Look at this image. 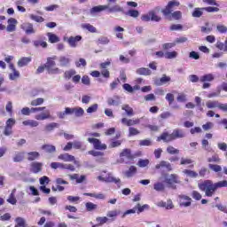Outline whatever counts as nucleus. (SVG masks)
I'll return each instance as SVG.
<instances>
[{
	"instance_id": "39448f33",
	"label": "nucleus",
	"mask_w": 227,
	"mask_h": 227,
	"mask_svg": "<svg viewBox=\"0 0 227 227\" xmlns=\"http://www.w3.org/2000/svg\"><path fill=\"white\" fill-rule=\"evenodd\" d=\"M165 184L169 189H176V185L182 184L180 176L177 174H169L165 177Z\"/></svg>"
},
{
	"instance_id": "c03bdc74",
	"label": "nucleus",
	"mask_w": 227,
	"mask_h": 227,
	"mask_svg": "<svg viewBox=\"0 0 227 227\" xmlns=\"http://www.w3.org/2000/svg\"><path fill=\"white\" fill-rule=\"evenodd\" d=\"M137 74H138V75H150L152 71L148 68L142 67L137 70Z\"/></svg>"
},
{
	"instance_id": "3c124183",
	"label": "nucleus",
	"mask_w": 227,
	"mask_h": 227,
	"mask_svg": "<svg viewBox=\"0 0 227 227\" xmlns=\"http://www.w3.org/2000/svg\"><path fill=\"white\" fill-rule=\"evenodd\" d=\"M137 214H141V212H145V210H149L150 206L148 204H145L143 206H141V204H137Z\"/></svg>"
},
{
	"instance_id": "c756f323",
	"label": "nucleus",
	"mask_w": 227,
	"mask_h": 227,
	"mask_svg": "<svg viewBox=\"0 0 227 227\" xmlns=\"http://www.w3.org/2000/svg\"><path fill=\"white\" fill-rule=\"evenodd\" d=\"M27 160H36L40 157V153L38 152H29L27 153Z\"/></svg>"
},
{
	"instance_id": "69168bd1",
	"label": "nucleus",
	"mask_w": 227,
	"mask_h": 227,
	"mask_svg": "<svg viewBox=\"0 0 227 227\" xmlns=\"http://www.w3.org/2000/svg\"><path fill=\"white\" fill-rule=\"evenodd\" d=\"M139 134H140V132L138 131L137 129L132 128V127H129V137L137 136V135H139Z\"/></svg>"
},
{
	"instance_id": "8fccbe9b",
	"label": "nucleus",
	"mask_w": 227,
	"mask_h": 227,
	"mask_svg": "<svg viewBox=\"0 0 227 227\" xmlns=\"http://www.w3.org/2000/svg\"><path fill=\"white\" fill-rule=\"evenodd\" d=\"M216 48L219 49V51H223V52L227 51V40H225L224 43L221 42L216 43Z\"/></svg>"
},
{
	"instance_id": "e433bc0d",
	"label": "nucleus",
	"mask_w": 227,
	"mask_h": 227,
	"mask_svg": "<svg viewBox=\"0 0 227 227\" xmlns=\"http://www.w3.org/2000/svg\"><path fill=\"white\" fill-rule=\"evenodd\" d=\"M219 104H220V102L217 100H215V101L209 100L206 103V106H207V109H215V107H217L219 109Z\"/></svg>"
},
{
	"instance_id": "7c9ffc66",
	"label": "nucleus",
	"mask_w": 227,
	"mask_h": 227,
	"mask_svg": "<svg viewBox=\"0 0 227 227\" xmlns=\"http://www.w3.org/2000/svg\"><path fill=\"white\" fill-rule=\"evenodd\" d=\"M137 173V168L134 166L129 167V170L125 172L127 178H132Z\"/></svg>"
},
{
	"instance_id": "bb28decb",
	"label": "nucleus",
	"mask_w": 227,
	"mask_h": 227,
	"mask_svg": "<svg viewBox=\"0 0 227 227\" xmlns=\"http://www.w3.org/2000/svg\"><path fill=\"white\" fill-rule=\"evenodd\" d=\"M15 192H17V189H13L12 191V193L10 194L9 198L7 199V202L11 205H16L17 204V199L15 198Z\"/></svg>"
},
{
	"instance_id": "f704fd0d",
	"label": "nucleus",
	"mask_w": 227,
	"mask_h": 227,
	"mask_svg": "<svg viewBox=\"0 0 227 227\" xmlns=\"http://www.w3.org/2000/svg\"><path fill=\"white\" fill-rule=\"evenodd\" d=\"M43 102H45L43 98H38L33 99L30 102V106H33V107H38V106H42Z\"/></svg>"
},
{
	"instance_id": "473e14b6",
	"label": "nucleus",
	"mask_w": 227,
	"mask_h": 227,
	"mask_svg": "<svg viewBox=\"0 0 227 227\" xmlns=\"http://www.w3.org/2000/svg\"><path fill=\"white\" fill-rule=\"evenodd\" d=\"M208 168L211 171H214V173H221V171H223V167H221V165L209 163Z\"/></svg>"
},
{
	"instance_id": "13d9d810",
	"label": "nucleus",
	"mask_w": 227,
	"mask_h": 227,
	"mask_svg": "<svg viewBox=\"0 0 227 227\" xmlns=\"http://www.w3.org/2000/svg\"><path fill=\"white\" fill-rule=\"evenodd\" d=\"M169 29L170 31H182V29H184V26L181 24H172Z\"/></svg>"
},
{
	"instance_id": "f257e3e1",
	"label": "nucleus",
	"mask_w": 227,
	"mask_h": 227,
	"mask_svg": "<svg viewBox=\"0 0 227 227\" xmlns=\"http://www.w3.org/2000/svg\"><path fill=\"white\" fill-rule=\"evenodd\" d=\"M176 6H180V2L178 0H172L161 10V13L168 20H182V12L180 11L173 12Z\"/></svg>"
},
{
	"instance_id": "58836bf2",
	"label": "nucleus",
	"mask_w": 227,
	"mask_h": 227,
	"mask_svg": "<svg viewBox=\"0 0 227 227\" xmlns=\"http://www.w3.org/2000/svg\"><path fill=\"white\" fill-rule=\"evenodd\" d=\"M183 173L186 175V176H189L190 178H198V175H199L196 171L190 170V169H184L183 170Z\"/></svg>"
},
{
	"instance_id": "0eeeda50",
	"label": "nucleus",
	"mask_w": 227,
	"mask_h": 227,
	"mask_svg": "<svg viewBox=\"0 0 227 227\" xmlns=\"http://www.w3.org/2000/svg\"><path fill=\"white\" fill-rule=\"evenodd\" d=\"M48 74H61L59 68L56 67V63L52 59H49L46 64L44 65Z\"/></svg>"
},
{
	"instance_id": "79ce46f5",
	"label": "nucleus",
	"mask_w": 227,
	"mask_h": 227,
	"mask_svg": "<svg viewBox=\"0 0 227 227\" xmlns=\"http://www.w3.org/2000/svg\"><path fill=\"white\" fill-rule=\"evenodd\" d=\"M59 124H58L56 122H51L45 126V130H46V132H51L53 129H59Z\"/></svg>"
},
{
	"instance_id": "ddd939ff",
	"label": "nucleus",
	"mask_w": 227,
	"mask_h": 227,
	"mask_svg": "<svg viewBox=\"0 0 227 227\" xmlns=\"http://www.w3.org/2000/svg\"><path fill=\"white\" fill-rule=\"evenodd\" d=\"M42 168H43V163L35 161V162H32L30 165V171L31 173H35V174L40 173V171H42Z\"/></svg>"
},
{
	"instance_id": "0e129e2a",
	"label": "nucleus",
	"mask_w": 227,
	"mask_h": 227,
	"mask_svg": "<svg viewBox=\"0 0 227 227\" xmlns=\"http://www.w3.org/2000/svg\"><path fill=\"white\" fill-rule=\"evenodd\" d=\"M98 110V104H94L92 106H90L88 109H87V113L89 114H91V113H97V111Z\"/></svg>"
},
{
	"instance_id": "9b49d317",
	"label": "nucleus",
	"mask_w": 227,
	"mask_h": 227,
	"mask_svg": "<svg viewBox=\"0 0 227 227\" xmlns=\"http://www.w3.org/2000/svg\"><path fill=\"white\" fill-rule=\"evenodd\" d=\"M156 169H166L167 171H173V166L169 161L161 160L155 166Z\"/></svg>"
},
{
	"instance_id": "20e7f679",
	"label": "nucleus",
	"mask_w": 227,
	"mask_h": 227,
	"mask_svg": "<svg viewBox=\"0 0 227 227\" xmlns=\"http://www.w3.org/2000/svg\"><path fill=\"white\" fill-rule=\"evenodd\" d=\"M157 12H160V7H155L153 10L148 12L147 14H144L141 16V20L143 22H160L162 20V17L157 14Z\"/></svg>"
},
{
	"instance_id": "412c9836",
	"label": "nucleus",
	"mask_w": 227,
	"mask_h": 227,
	"mask_svg": "<svg viewBox=\"0 0 227 227\" xmlns=\"http://www.w3.org/2000/svg\"><path fill=\"white\" fill-rule=\"evenodd\" d=\"M153 189L157 192H164V191L166 190V184H164V183L160 181L155 182L153 184Z\"/></svg>"
},
{
	"instance_id": "f3484780",
	"label": "nucleus",
	"mask_w": 227,
	"mask_h": 227,
	"mask_svg": "<svg viewBox=\"0 0 227 227\" xmlns=\"http://www.w3.org/2000/svg\"><path fill=\"white\" fill-rule=\"evenodd\" d=\"M172 136L174 137V140L175 139H182V138L185 137V131H184V129H176L173 130Z\"/></svg>"
},
{
	"instance_id": "393cba45",
	"label": "nucleus",
	"mask_w": 227,
	"mask_h": 227,
	"mask_svg": "<svg viewBox=\"0 0 227 227\" xmlns=\"http://www.w3.org/2000/svg\"><path fill=\"white\" fill-rule=\"evenodd\" d=\"M22 125H24L25 127L35 128V127H38L40 123L35 120H27L22 121Z\"/></svg>"
},
{
	"instance_id": "72a5a7b5",
	"label": "nucleus",
	"mask_w": 227,
	"mask_h": 227,
	"mask_svg": "<svg viewBox=\"0 0 227 227\" xmlns=\"http://www.w3.org/2000/svg\"><path fill=\"white\" fill-rule=\"evenodd\" d=\"M119 214L118 210H111L107 212L106 215L107 218H110V221H116V217H118Z\"/></svg>"
},
{
	"instance_id": "6ab92c4d",
	"label": "nucleus",
	"mask_w": 227,
	"mask_h": 227,
	"mask_svg": "<svg viewBox=\"0 0 227 227\" xmlns=\"http://www.w3.org/2000/svg\"><path fill=\"white\" fill-rule=\"evenodd\" d=\"M35 120L43 121V120H49L51 118V111L46 110L44 113H41L35 115Z\"/></svg>"
},
{
	"instance_id": "864d4df0",
	"label": "nucleus",
	"mask_w": 227,
	"mask_h": 227,
	"mask_svg": "<svg viewBox=\"0 0 227 227\" xmlns=\"http://www.w3.org/2000/svg\"><path fill=\"white\" fill-rule=\"evenodd\" d=\"M127 15L133 17V19H137L139 17V11L134 9L129 10Z\"/></svg>"
},
{
	"instance_id": "ea45409f",
	"label": "nucleus",
	"mask_w": 227,
	"mask_h": 227,
	"mask_svg": "<svg viewBox=\"0 0 227 227\" xmlns=\"http://www.w3.org/2000/svg\"><path fill=\"white\" fill-rule=\"evenodd\" d=\"M29 63H31V59L23 58L18 61V67H27V65H29Z\"/></svg>"
},
{
	"instance_id": "cd10ccee",
	"label": "nucleus",
	"mask_w": 227,
	"mask_h": 227,
	"mask_svg": "<svg viewBox=\"0 0 227 227\" xmlns=\"http://www.w3.org/2000/svg\"><path fill=\"white\" fill-rule=\"evenodd\" d=\"M48 36V40L50 42V43H58V42H59V37L56 35V34H52L51 32H49L47 34Z\"/></svg>"
},
{
	"instance_id": "2eb2a0df",
	"label": "nucleus",
	"mask_w": 227,
	"mask_h": 227,
	"mask_svg": "<svg viewBox=\"0 0 227 227\" xmlns=\"http://www.w3.org/2000/svg\"><path fill=\"white\" fill-rule=\"evenodd\" d=\"M21 29H23V31H25L27 35L35 34V28L33 27V23H23L21 25Z\"/></svg>"
},
{
	"instance_id": "f03ea898",
	"label": "nucleus",
	"mask_w": 227,
	"mask_h": 227,
	"mask_svg": "<svg viewBox=\"0 0 227 227\" xmlns=\"http://www.w3.org/2000/svg\"><path fill=\"white\" fill-rule=\"evenodd\" d=\"M198 187L200 191L205 192V196H207V198H212V196L215 194V184L214 181L210 179L204 180L203 182L199 183Z\"/></svg>"
},
{
	"instance_id": "052dcab7",
	"label": "nucleus",
	"mask_w": 227,
	"mask_h": 227,
	"mask_svg": "<svg viewBox=\"0 0 227 227\" xmlns=\"http://www.w3.org/2000/svg\"><path fill=\"white\" fill-rule=\"evenodd\" d=\"M123 9H121V7H120V5H114L111 8L108 7V12L109 13H116L118 12H122Z\"/></svg>"
},
{
	"instance_id": "a211bd4d",
	"label": "nucleus",
	"mask_w": 227,
	"mask_h": 227,
	"mask_svg": "<svg viewBox=\"0 0 227 227\" xmlns=\"http://www.w3.org/2000/svg\"><path fill=\"white\" fill-rule=\"evenodd\" d=\"M58 159H59L60 160H64V162H73V160H75V156L68 153H63L59 154Z\"/></svg>"
},
{
	"instance_id": "7ed1b4c3",
	"label": "nucleus",
	"mask_w": 227,
	"mask_h": 227,
	"mask_svg": "<svg viewBox=\"0 0 227 227\" xmlns=\"http://www.w3.org/2000/svg\"><path fill=\"white\" fill-rule=\"evenodd\" d=\"M72 114H74L76 118H81L82 116H84V109H82L80 106L76 107H66L64 112H58L57 116L60 120H65L66 116H70Z\"/></svg>"
},
{
	"instance_id": "37998d69",
	"label": "nucleus",
	"mask_w": 227,
	"mask_h": 227,
	"mask_svg": "<svg viewBox=\"0 0 227 227\" xmlns=\"http://www.w3.org/2000/svg\"><path fill=\"white\" fill-rule=\"evenodd\" d=\"M16 225L14 227H26V219L22 217H16Z\"/></svg>"
},
{
	"instance_id": "5701e85b",
	"label": "nucleus",
	"mask_w": 227,
	"mask_h": 227,
	"mask_svg": "<svg viewBox=\"0 0 227 227\" xmlns=\"http://www.w3.org/2000/svg\"><path fill=\"white\" fill-rule=\"evenodd\" d=\"M215 79V76L212 74H204L200 77V82H212Z\"/></svg>"
},
{
	"instance_id": "aec40b11",
	"label": "nucleus",
	"mask_w": 227,
	"mask_h": 227,
	"mask_svg": "<svg viewBox=\"0 0 227 227\" xmlns=\"http://www.w3.org/2000/svg\"><path fill=\"white\" fill-rule=\"evenodd\" d=\"M105 182L107 184H120V178H116L113 176L112 173H108L107 176H105Z\"/></svg>"
},
{
	"instance_id": "b1692460",
	"label": "nucleus",
	"mask_w": 227,
	"mask_h": 227,
	"mask_svg": "<svg viewBox=\"0 0 227 227\" xmlns=\"http://www.w3.org/2000/svg\"><path fill=\"white\" fill-rule=\"evenodd\" d=\"M82 29H86L89 33H97V27L90 23H83L81 25Z\"/></svg>"
},
{
	"instance_id": "4c0bfd02",
	"label": "nucleus",
	"mask_w": 227,
	"mask_h": 227,
	"mask_svg": "<svg viewBox=\"0 0 227 227\" xmlns=\"http://www.w3.org/2000/svg\"><path fill=\"white\" fill-rule=\"evenodd\" d=\"M24 155H25L24 152L17 153L12 158L13 162H22L24 160Z\"/></svg>"
},
{
	"instance_id": "4468645a",
	"label": "nucleus",
	"mask_w": 227,
	"mask_h": 227,
	"mask_svg": "<svg viewBox=\"0 0 227 227\" xmlns=\"http://www.w3.org/2000/svg\"><path fill=\"white\" fill-rule=\"evenodd\" d=\"M81 40H82V36L81 35H75L74 36H70L67 39V43H69L70 47L75 48L77 47V43H79V42H81Z\"/></svg>"
},
{
	"instance_id": "bf43d9fd",
	"label": "nucleus",
	"mask_w": 227,
	"mask_h": 227,
	"mask_svg": "<svg viewBox=\"0 0 227 227\" xmlns=\"http://www.w3.org/2000/svg\"><path fill=\"white\" fill-rule=\"evenodd\" d=\"M202 10H204V12H207V13H214V12H219L218 7H212V6L203 7Z\"/></svg>"
},
{
	"instance_id": "c9c22d12",
	"label": "nucleus",
	"mask_w": 227,
	"mask_h": 227,
	"mask_svg": "<svg viewBox=\"0 0 227 227\" xmlns=\"http://www.w3.org/2000/svg\"><path fill=\"white\" fill-rule=\"evenodd\" d=\"M121 109H122V111H125V113L128 116H134V109H132V107H130V106L123 105L121 106Z\"/></svg>"
},
{
	"instance_id": "1a4fd4ad",
	"label": "nucleus",
	"mask_w": 227,
	"mask_h": 227,
	"mask_svg": "<svg viewBox=\"0 0 227 227\" xmlns=\"http://www.w3.org/2000/svg\"><path fill=\"white\" fill-rule=\"evenodd\" d=\"M180 207H191L192 205V199L187 195H179Z\"/></svg>"
},
{
	"instance_id": "a878e982",
	"label": "nucleus",
	"mask_w": 227,
	"mask_h": 227,
	"mask_svg": "<svg viewBox=\"0 0 227 227\" xmlns=\"http://www.w3.org/2000/svg\"><path fill=\"white\" fill-rule=\"evenodd\" d=\"M108 106H120V97L114 96V98H109L107 99Z\"/></svg>"
},
{
	"instance_id": "4d7b16f0",
	"label": "nucleus",
	"mask_w": 227,
	"mask_h": 227,
	"mask_svg": "<svg viewBox=\"0 0 227 227\" xmlns=\"http://www.w3.org/2000/svg\"><path fill=\"white\" fill-rule=\"evenodd\" d=\"M30 19H31V20H35V22H44L45 21V19H43V17L37 16L35 14H31Z\"/></svg>"
},
{
	"instance_id": "09e8293b",
	"label": "nucleus",
	"mask_w": 227,
	"mask_h": 227,
	"mask_svg": "<svg viewBox=\"0 0 227 227\" xmlns=\"http://www.w3.org/2000/svg\"><path fill=\"white\" fill-rule=\"evenodd\" d=\"M96 221L99 224V226L106 224V223H109V219L107 218V216H98L96 218Z\"/></svg>"
},
{
	"instance_id": "dca6fc26",
	"label": "nucleus",
	"mask_w": 227,
	"mask_h": 227,
	"mask_svg": "<svg viewBox=\"0 0 227 227\" xmlns=\"http://www.w3.org/2000/svg\"><path fill=\"white\" fill-rule=\"evenodd\" d=\"M8 26L6 27V30L8 31V33H13V31H15L16 27H17V20H15V18H10L8 20Z\"/></svg>"
},
{
	"instance_id": "49530a36",
	"label": "nucleus",
	"mask_w": 227,
	"mask_h": 227,
	"mask_svg": "<svg viewBox=\"0 0 227 227\" xmlns=\"http://www.w3.org/2000/svg\"><path fill=\"white\" fill-rule=\"evenodd\" d=\"M51 169H64L65 168V163L61 162H51Z\"/></svg>"
},
{
	"instance_id": "2f4dec72",
	"label": "nucleus",
	"mask_w": 227,
	"mask_h": 227,
	"mask_svg": "<svg viewBox=\"0 0 227 227\" xmlns=\"http://www.w3.org/2000/svg\"><path fill=\"white\" fill-rule=\"evenodd\" d=\"M42 150H44L47 153H54V152H56V146L52 145H43Z\"/></svg>"
},
{
	"instance_id": "a18cd8bd",
	"label": "nucleus",
	"mask_w": 227,
	"mask_h": 227,
	"mask_svg": "<svg viewBox=\"0 0 227 227\" xmlns=\"http://www.w3.org/2000/svg\"><path fill=\"white\" fill-rule=\"evenodd\" d=\"M85 207L88 212H93V210H97V208H98V206L97 204H93V202H87Z\"/></svg>"
},
{
	"instance_id": "774afa93",
	"label": "nucleus",
	"mask_w": 227,
	"mask_h": 227,
	"mask_svg": "<svg viewBox=\"0 0 227 227\" xmlns=\"http://www.w3.org/2000/svg\"><path fill=\"white\" fill-rule=\"evenodd\" d=\"M202 147L207 152H212V148L208 145V140H207V139L202 140Z\"/></svg>"
},
{
	"instance_id": "9d476101",
	"label": "nucleus",
	"mask_w": 227,
	"mask_h": 227,
	"mask_svg": "<svg viewBox=\"0 0 227 227\" xmlns=\"http://www.w3.org/2000/svg\"><path fill=\"white\" fill-rule=\"evenodd\" d=\"M157 141H164V143H169L175 141L173 133L169 134L168 132H163L160 137H158Z\"/></svg>"
},
{
	"instance_id": "6e6552de",
	"label": "nucleus",
	"mask_w": 227,
	"mask_h": 227,
	"mask_svg": "<svg viewBox=\"0 0 227 227\" xmlns=\"http://www.w3.org/2000/svg\"><path fill=\"white\" fill-rule=\"evenodd\" d=\"M88 141L90 145H93L95 150H107V145L102 144L98 138L89 137Z\"/></svg>"
},
{
	"instance_id": "680f3d73",
	"label": "nucleus",
	"mask_w": 227,
	"mask_h": 227,
	"mask_svg": "<svg viewBox=\"0 0 227 227\" xmlns=\"http://www.w3.org/2000/svg\"><path fill=\"white\" fill-rule=\"evenodd\" d=\"M149 164H150L149 160L140 159L137 162V166H139V168H146V166H148Z\"/></svg>"
},
{
	"instance_id": "de8ad7c7",
	"label": "nucleus",
	"mask_w": 227,
	"mask_h": 227,
	"mask_svg": "<svg viewBox=\"0 0 227 227\" xmlns=\"http://www.w3.org/2000/svg\"><path fill=\"white\" fill-rule=\"evenodd\" d=\"M167 152L168 153H169L170 155H178V153H180V150L173 147V145H169L167 147Z\"/></svg>"
},
{
	"instance_id": "5fc2aeb1",
	"label": "nucleus",
	"mask_w": 227,
	"mask_h": 227,
	"mask_svg": "<svg viewBox=\"0 0 227 227\" xmlns=\"http://www.w3.org/2000/svg\"><path fill=\"white\" fill-rule=\"evenodd\" d=\"M176 100H177V102H181V103L187 102V96H186V94L184 93V92L179 93L177 95Z\"/></svg>"
},
{
	"instance_id": "603ef678",
	"label": "nucleus",
	"mask_w": 227,
	"mask_h": 227,
	"mask_svg": "<svg viewBox=\"0 0 227 227\" xmlns=\"http://www.w3.org/2000/svg\"><path fill=\"white\" fill-rule=\"evenodd\" d=\"M222 187H227V181L226 180L219 181V182L215 183V191H217V189H222Z\"/></svg>"
},
{
	"instance_id": "e2e57ef3",
	"label": "nucleus",
	"mask_w": 227,
	"mask_h": 227,
	"mask_svg": "<svg viewBox=\"0 0 227 227\" xmlns=\"http://www.w3.org/2000/svg\"><path fill=\"white\" fill-rule=\"evenodd\" d=\"M15 123H17V121H15V119L10 118V119H8V120L6 121V122H5V127L13 129Z\"/></svg>"
},
{
	"instance_id": "423d86ee",
	"label": "nucleus",
	"mask_w": 227,
	"mask_h": 227,
	"mask_svg": "<svg viewBox=\"0 0 227 227\" xmlns=\"http://www.w3.org/2000/svg\"><path fill=\"white\" fill-rule=\"evenodd\" d=\"M119 162L121 164H132L134 162V155L130 149H123L120 153Z\"/></svg>"
},
{
	"instance_id": "4be33fe9",
	"label": "nucleus",
	"mask_w": 227,
	"mask_h": 227,
	"mask_svg": "<svg viewBox=\"0 0 227 227\" xmlns=\"http://www.w3.org/2000/svg\"><path fill=\"white\" fill-rule=\"evenodd\" d=\"M109 5H98L94 6L90 9V13H100V12H104V10H108Z\"/></svg>"
},
{
	"instance_id": "c85d7f7f",
	"label": "nucleus",
	"mask_w": 227,
	"mask_h": 227,
	"mask_svg": "<svg viewBox=\"0 0 227 227\" xmlns=\"http://www.w3.org/2000/svg\"><path fill=\"white\" fill-rule=\"evenodd\" d=\"M114 31L117 33L116 38H119V40H123V31H125V28L120 26H117L114 27Z\"/></svg>"
},
{
	"instance_id": "a19ab883",
	"label": "nucleus",
	"mask_w": 227,
	"mask_h": 227,
	"mask_svg": "<svg viewBox=\"0 0 227 227\" xmlns=\"http://www.w3.org/2000/svg\"><path fill=\"white\" fill-rule=\"evenodd\" d=\"M203 12H205V9L202 8H195L192 12V17H195L197 19H200L203 15Z\"/></svg>"
},
{
	"instance_id": "6e6d98bb",
	"label": "nucleus",
	"mask_w": 227,
	"mask_h": 227,
	"mask_svg": "<svg viewBox=\"0 0 227 227\" xmlns=\"http://www.w3.org/2000/svg\"><path fill=\"white\" fill-rule=\"evenodd\" d=\"M34 45L35 47H43V49H46L47 42L36 40V41H34Z\"/></svg>"
},
{
	"instance_id": "338daca9",
	"label": "nucleus",
	"mask_w": 227,
	"mask_h": 227,
	"mask_svg": "<svg viewBox=\"0 0 227 227\" xmlns=\"http://www.w3.org/2000/svg\"><path fill=\"white\" fill-rule=\"evenodd\" d=\"M207 162H221L219 155L214 154L212 157L207 158Z\"/></svg>"
},
{
	"instance_id": "f8f14e48",
	"label": "nucleus",
	"mask_w": 227,
	"mask_h": 227,
	"mask_svg": "<svg viewBox=\"0 0 227 227\" xmlns=\"http://www.w3.org/2000/svg\"><path fill=\"white\" fill-rule=\"evenodd\" d=\"M9 67L12 70V73L9 74L10 81H17V79H20V72H19V71H17V69H15V67H13V64H10Z\"/></svg>"
}]
</instances>
